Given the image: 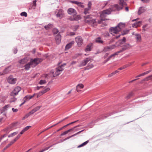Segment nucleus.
<instances>
[{
  "instance_id": "obj_1",
  "label": "nucleus",
  "mask_w": 152,
  "mask_h": 152,
  "mask_svg": "<svg viewBox=\"0 0 152 152\" xmlns=\"http://www.w3.org/2000/svg\"><path fill=\"white\" fill-rule=\"evenodd\" d=\"M42 61V59L38 58H31L29 62L31 64V66L33 68L35 67Z\"/></svg>"
},
{
  "instance_id": "obj_2",
  "label": "nucleus",
  "mask_w": 152,
  "mask_h": 152,
  "mask_svg": "<svg viewBox=\"0 0 152 152\" xmlns=\"http://www.w3.org/2000/svg\"><path fill=\"white\" fill-rule=\"evenodd\" d=\"M112 11H115V10L112 8H110L107 9L106 10H103L101 14V16L104 17L105 16V15H110L111 14V12Z\"/></svg>"
},
{
  "instance_id": "obj_3",
  "label": "nucleus",
  "mask_w": 152,
  "mask_h": 152,
  "mask_svg": "<svg viewBox=\"0 0 152 152\" xmlns=\"http://www.w3.org/2000/svg\"><path fill=\"white\" fill-rule=\"evenodd\" d=\"M21 88L20 87H15L12 91L10 95L11 96H15L18 95V92L21 90Z\"/></svg>"
},
{
  "instance_id": "obj_4",
  "label": "nucleus",
  "mask_w": 152,
  "mask_h": 152,
  "mask_svg": "<svg viewBox=\"0 0 152 152\" xmlns=\"http://www.w3.org/2000/svg\"><path fill=\"white\" fill-rule=\"evenodd\" d=\"M122 47L121 49L119 51V52H120V53L131 48V46L129 43H125L123 45V46Z\"/></svg>"
},
{
  "instance_id": "obj_5",
  "label": "nucleus",
  "mask_w": 152,
  "mask_h": 152,
  "mask_svg": "<svg viewBox=\"0 0 152 152\" xmlns=\"http://www.w3.org/2000/svg\"><path fill=\"white\" fill-rule=\"evenodd\" d=\"M75 41L79 47H80L83 43V39L80 36H78L76 37Z\"/></svg>"
},
{
  "instance_id": "obj_6",
  "label": "nucleus",
  "mask_w": 152,
  "mask_h": 152,
  "mask_svg": "<svg viewBox=\"0 0 152 152\" xmlns=\"http://www.w3.org/2000/svg\"><path fill=\"white\" fill-rule=\"evenodd\" d=\"M109 31L110 32H113L114 33L117 34L120 31V29H118V27L115 26L114 27L110 28L109 29Z\"/></svg>"
},
{
  "instance_id": "obj_7",
  "label": "nucleus",
  "mask_w": 152,
  "mask_h": 152,
  "mask_svg": "<svg viewBox=\"0 0 152 152\" xmlns=\"http://www.w3.org/2000/svg\"><path fill=\"white\" fill-rule=\"evenodd\" d=\"M90 58H86L82 61L78 66L81 67L85 66L86 64L90 61Z\"/></svg>"
},
{
  "instance_id": "obj_8",
  "label": "nucleus",
  "mask_w": 152,
  "mask_h": 152,
  "mask_svg": "<svg viewBox=\"0 0 152 152\" xmlns=\"http://www.w3.org/2000/svg\"><path fill=\"white\" fill-rule=\"evenodd\" d=\"M16 80V78H13V76L12 75H10L8 77L7 79V81L9 83L14 84H15Z\"/></svg>"
},
{
  "instance_id": "obj_9",
  "label": "nucleus",
  "mask_w": 152,
  "mask_h": 152,
  "mask_svg": "<svg viewBox=\"0 0 152 152\" xmlns=\"http://www.w3.org/2000/svg\"><path fill=\"white\" fill-rule=\"evenodd\" d=\"M117 112H114L110 113H109L107 114V115H104L100 116L98 119V121L100 120H102L105 119L106 118L113 115V114L117 113Z\"/></svg>"
},
{
  "instance_id": "obj_10",
  "label": "nucleus",
  "mask_w": 152,
  "mask_h": 152,
  "mask_svg": "<svg viewBox=\"0 0 152 152\" xmlns=\"http://www.w3.org/2000/svg\"><path fill=\"white\" fill-rule=\"evenodd\" d=\"M112 8L115 10V11L116 10L119 11L123 9V6H121V5L119 4H116L113 5Z\"/></svg>"
},
{
  "instance_id": "obj_11",
  "label": "nucleus",
  "mask_w": 152,
  "mask_h": 152,
  "mask_svg": "<svg viewBox=\"0 0 152 152\" xmlns=\"http://www.w3.org/2000/svg\"><path fill=\"white\" fill-rule=\"evenodd\" d=\"M67 12L69 15H75L77 14L76 10L72 8H70L68 9Z\"/></svg>"
},
{
  "instance_id": "obj_12",
  "label": "nucleus",
  "mask_w": 152,
  "mask_h": 152,
  "mask_svg": "<svg viewBox=\"0 0 152 152\" xmlns=\"http://www.w3.org/2000/svg\"><path fill=\"white\" fill-rule=\"evenodd\" d=\"M88 22L89 24L93 27H96L97 25V23L96 21V19H91L88 20Z\"/></svg>"
},
{
  "instance_id": "obj_13",
  "label": "nucleus",
  "mask_w": 152,
  "mask_h": 152,
  "mask_svg": "<svg viewBox=\"0 0 152 152\" xmlns=\"http://www.w3.org/2000/svg\"><path fill=\"white\" fill-rule=\"evenodd\" d=\"M93 44L92 43L89 44L87 45L85 49V51L86 52L91 51L93 48Z\"/></svg>"
},
{
  "instance_id": "obj_14",
  "label": "nucleus",
  "mask_w": 152,
  "mask_h": 152,
  "mask_svg": "<svg viewBox=\"0 0 152 152\" xmlns=\"http://www.w3.org/2000/svg\"><path fill=\"white\" fill-rule=\"evenodd\" d=\"M63 10L61 9L59 10L58 12L56 14V16L57 17L59 18H61L63 16Z\"/></svg>"
},
{
  "instance_id": "obj_15",
  "label": "nucleus",
  "mask_w": 152,
  "mask_h": 152,
  "mask_svg": "<svg viewBox=\"0 0 152 152\" xmlns=\"http://www.w3.org/2000/svg\"><path fill=\"white\" fill-rule=\"evenodd\" d=\"M50 90V88H46L45 89L43 90L40 92H39L38 94H37V98H38L39 96H40L42 95L43 94H45L46 93L47 91H48Z\"/></svg>"
},
{
  "instance_id": "obj_16",
  "label": "nucleus",
  "mask_w": 152,
  "mask_h": 152,
  "mask_svg": "<svg viewBox=\"0 0 152 152\" xmlns=\"http://www.w3.org/2000/svg\"><path fill=\"white\" fill-rule=\"evenodd\" d=\"M10 107V104H7L5 105L0 110V113L2 114L3 113L5 112V111L7 110V108L8 107Z\"/></svg>"
},
{
  "instance_id": "obj_17",
  "label": "nucleus",
  "mask_w": 152,
  "mask_h": 152,
  "mask_svg": "<svg viewBox=\"0 0 152 152\" xmlns=\"http://www.w3.org/2000/svg\"><path fill=\"white\" fill-rule=\"evenodd\" d=\"M145 10L146 9L143 7H140L138 11V15H140L141 14L145 12Z\"/></svg>"
},
{
  "instance_id": "obj_18",
  "label": "nucleus",
  "mask_w": 152,
  "mask_h": 152,
  "mask_svg": "<svg viewBox=\"0 0 152 152\" xmlns=\"http://www.w3.org/2000/svg\"><path fill=\"white\" fill-rule=\"evenodd\" d=\"M95 42L96 43L99 44H103L104 43L101 37H100L96 38L95 39Z\"/></svg>"
},
{
  "instance_id": "obj_19",
  "label": "nucleus",
  "mask_w": 152,
  "mask_h": 152,
  "mask_svg": "<svg viewBox=\"0 0 152 152\" xmlns=\"http://www.w3.org/2000/svg\"><path fill=\"white\" fill-rule=\"evenodd\" d=\"M66 65V64L64 63L59 66L58 67L57 69V71L58 72H61L64 69V67Z\"/></svg>"
},
{
  "instance_id": "obj_20",
  "label": "nucleus",
  "mask_w": 152,
  "mask_h": 152,
  "mask_svg": "<svg viewBox=\"0 0 152 152\" xmlns=\"http://www.w3.org/2000/svg\"><path fill=\"white\" fill-rule=\"evenodd\" d=\"M74 44V42H72L68 44H67L65 47V49L66 50H69L70 48H71L72 45Z\"/></svg>"
},
{
  "instance_id": "obj_21",
  "label": "nucleus",
  "mask_w": 152,
  "mask_h": 152,
  "mask_svg": "<svg viewBox=\"0 0 152 152\" xmlns=\"http://www.w3.org/2000/svg\"><path fill=\"white\" fill-rule=\"evenodd\" d=\"M115 47V45H112L110 46H107L104 48V49L106 51H108V50H111L114 49Z\"/></svg>"
},
{
  "instance_id": "obj_22",
  "label": "nucleus",
  "mask_w": 152,
  "mask_h": 152,
  "mask_svg": "<svg viewBox=\"0 0 152 152\" xmlns=\"http://www.w3.org/2000/svg\"><path fill=\"white\" fill-rule=\"evenodd\" d=\"M141 23L142 22L141 21L137 22L132 24V26L133 27H135L140 26L141 25Z\"/></svg>"
},
{
  "instance_id": "obj_23",
  "label": "nucleus",
  "mask_w": 152,
  "mask_h": 152,
  "mask_svg": "<svg viewBox=\"0 0 152 152\" xmlns=\"http://www.w3.org/2000/svg\"><path fill=\"white\" fill-rule=\"evenodd\" d=\"M116 26L118 27V29H120L121 31L123 28L125 26V25L122 23H120Z\"/></svg>"
},
{
  "instance_id": "obj_24",
  "label": "nucleus",
  "mask_w": 152,
  "mask_h": 152,
  "mask_svg": "<svg viewBox=\"0 0 152 152\" xmlns=\"http://www.w3.org/2000/svg\"><path fill=\"white\" fill-rule=\"evenodd\" d=\"M31 64H30V63L29 62L24 65V69L28 71L31 68Z\"/></svg>"
},
{
  "instance_id": "obj_25",
  "label": "nucleus",
  "mask_w": 152,
  "mask_h": 152,
  "mask_svg": "<svg viewBox=\"0 0 152 152\" xmlns=\"http://www.w3.org/2000/svg\"><path fill=\"white\" fill-rule=\"evenodd\" d=\"M53 25L52 24L49 23L48 25L45 26L44 28L46 30L50 29L53 28Z\"/></svg>"
},
{
  "instance_id": "obj_26",
  "label": "nucleus",
  "mask_w": 152,
  "mask_h": 152,
  "mask_svg": "<svg viewBox=\"0 0 152 152\" xmlns=\"http://www.w3.org/2000/svg\"><path fill=\"white\" fill-rule=\"evenodd\" d=\"M119 5H121V6H123V8L124 6L127 5L126 3L124 1V0H119Z\"/></svg>"
},
{
  "instance_id": "obj_27",
  "label": "nucleus",
  "mask_w": 152,
  "mask_h": 152,
  "mask_svg": "<svg viewBox=\"0 0 152 152\" xmlns=\"http://www.w3.org/2000/svg\"><path fill=\"white\" fill-rule=\"evenodd\" d=\"M136 38L137 39V41H140L141 40V37L140 34H135Z\"/></svg>"
},
{
  "instance_id": "obj_28",
  "label": "nucleus",
  "mask_w": 152,
  "mask_h": 152,
  "mask_svg": "<svg viewBox=\"0 0 152 152\" xmlns=\"http://www.w3.org/2000/svg\"><path fill=\"white\" fill-rule=\"evenodd\" d=\"M88 142H89V141L87 140V141H86V142H83V143H82V144H80V145H79L77 147L78 148H80L82 147H83V146L85 145L86 144H87Z\"/></svg>"
},
{
  "instance_id": "obj_29",
  "label": "nucleus",
  "mask_w": 152,
  "mask_h": 152,
  "mask_svg": "<svg viewBox=\"0 0 152 152\" xmlns=\"http://www.w3.org/2000/svg\"><path fill=\"white\" fill-rule=\"evenodd\" d=\"M94 67V65L92 64H89L86 67L85 69L88 70Z\"/></svg>"
},
{
  "instance_id": "obj_30",
  "label": "nucleus",
  "mask_w": 152,
  "mask_h": 152,
  "mask_svg": "<svg viewBox=\"0 0 152 152\" xmlns=\"http://www.w3.org/2000/svg\"><path fill=\"white\" fill-rule=\"evenodd\" d=\"M120 52H119V51H117L115 53H114L111 55L110 56L108 57L110 58V59L112 58V57L114 56H115L118 55V54Z\"/></svg>"
},
{
  "instance_id": "obj_31",
  "label": "nucleus",
  "mask_w": 152,
  "mask_h": 152,
  "mask_svg": "<svg viewBox=\"0 0 152 152\" xmlns=\"http://www.w3.org/2000/svg\"><path fill=\"white\" fill-rule=\"evenodd\" d=\"M31 96V95H28L26 96L23 99V100L26 99V100L27 99L29 100L31 99L32 98H30Z\"/></svg>"
},
{
  "instance_id": "obj_32",
  "label": "nucleus",
  "mask_w": 152,
  "mask_h": 152,
  "mask_svg": "<svg viewBox=\"0 0 152 152\" xmlns=\"http://www.w3.org/2000/svg\"><path fill=\"white\" fill-rule=\"evenodd\" d=\"M132 64H130L129 65V64H128V65H124V66H123V67H120L118 69L119 70H122L123 69H125V68H126V67H127L130 66V65H131Z\"/></svg>"
},
{
  "instance_id": "obj_33",
  "label": "nucleus",
  "mask_w": 152,
  "mask_h": 152,
  "mask_svg": "<svg viewBox=\"0 0 152 152\" xmlns=\"http://www.w3.org/2000/svg\"><path fill=\"white\" fill-rule=\"evenodd\" d=\"M26 58H24L19 61V63L20 64H24L26 63Z\"/></svg>"
},
{
  "instance_id": "obj_34",
  "label": "nucleus",
  "mask_w": 152,
  "mask_h": 152,
  "mask_svg": "<svg viewBox=\"0 0 152 152\" xmlns=\"http://www.w3.org/2000/svg\"><path fill=\"white\" fill-rule=\"evenodd\" d=\"M18 133V132H14L13 133H12L10 134H9L8 136V137H12L16 135V134H17Z\"/></svg>"
},
{
  "instance_id": "obj_35",
  "label": "nucleus",
  "mask_w": 152,
  "mask_h": 152,
  "mask_svg": "<svg viewBox=\"0 0 152 152\" xmlns=\"http://www.w3.org/2000/svg\"><path fill=\"white\" fill-rule=\"evenodd\" d=\"M133 93L132 92H131L129 93V94L127 96L126 98L127 99H128L131 98L132 96L133 95Z\"/></svg>"
},
{
  "instance_id": "obj_36",
  "label": "nucleus",
  "mask_w": 152,
  "mask_h": 152,
  "mask_svg": "<svg viewBox=\"0 0 152 152\" xmlns=\"http://www.w3.org/2000/svg\"><path fill=\"white\" fill-rule=\"evenodd\" d=\"M118 42L119 43V45H117L118 46H120L121 47H122L123 46V45L125 44L124 42L120 39L119 40Z\"/></svg>"
},
{
  "instance_id": "obj_37",
  "label": "nucleus",
  "mask_w": 152,
  "mask_h": 152,
  "mask_svg": "<svg viewBox=\"0 0 152 152\" xmlns=\"http://www.w3.org/2000/svg\"><path fill=\"white\" fill-rule=\"evenodd\" d=\"M89 7H87L85 8L84 9V13L85 14H86L88 13V11L90 9Z\"/></svg>"
},
{
  "instance_id": "obj_38",
  "label": "nucleus",
  "mask_w": 152,
  "mask_h": 152,
  "mask_svg": "<svg viewBox=\"0 0 152 152\" xmlns=\"http://www.w3.org/2000/svg\"><path fill=\"white\" fill-rule=\"evenodd\" d=\"M83 87H84V86L83 84H78L77 86V89H78V88L82 89L83 88Z\"/></svg>"
},
{
  "instance_id": "obj_39",
  "label": "nucleus",
  "mask_w": 152,
  "mask_h": 152,
  "mask_svg": "<svg viewBox=\"0 0 152 152\" xmlns=\"http://www.w3.org/2000/svg\"><path fill=\"white\" fill-rule=\"evenodd\" d=\"M110 33L113 35V36H114L113 38L115 39H117L119 37H120L121 35V34H118L117 36H115V35L113 34L112 33Z\"/></svg>"
},
{
  "instance_id": "obj_40",
  "label": "nucleus",
  "mask_w": 152,
  "mask_h": 152,
  "mask_svg": "<svg viewBox=\"0 0 152 152\" xmlns=\"http://www.w3.org/2000/svg\"><path fill=\"white\" fill-rule=\"evenodd\" d=\"M75 20L77 21L81 19L80 16L79 15H77L76 16L74 17Z\"/></svg>"
},
{
  "instance_id": "obj_41",
  "label": "nucleus",
  "mask_w": 152,
  "mask_h": 152,
  "mask_svg": "<svg viewBox=\"0 0 152 152\" xmlns=\"http://www.w3.org/2000/svg\"><path fill=\"white\" fill-rule=\"evenodd\" d=\"M129 31V30H124L123 31L122 33L121 34L122 35H124L125 34H127L128 33Z\"/></svg>"
},
{
  "instance_id": "obj_42",
  "label": "nucleus",
  "mask_w": 152,
  "mask_h": 152,
  "mask_svg": "<svg viewBox=\"0 0 152 152\" xmlns=\"http://www.w3.org/2000/svg\"><path fill=\"white\" fill-rule=\"evenodd\" d=\"M55 39H61V35L59 34L57 35L55 37Z\"/></svg>"
},
{
  "instance_id": "obj_43",
  "label": "nucleus",
  "mask_w": 152,
  "mask_h": 152,
  "mask_svg": "<svg viewBox=\"0 0 152 152\" xmlns=\"http://www.w3.org/2000/svg\"><path fill=\"white\" fill-rule=\"evenodd\" d=\"M9 72L8 68H5L3 71L2 75L5 74Z\"/></svg>"
},
{
  "instance_id": "obj_44",
  "label": "nucleus",
  "mask_w": 152,
  "mask_h": 152,
  "mask_svg": "<svg viewBox=\"0 0 152 152\" xmlns=\"http://www.w3.org/2000/svg\"><path fill=\"white\" fill-rule=\"evenodd\" d=\"M59 31L56 28L53 29V32L54 34H56Z\"/></svg>"
},
{
  "instance_id": "obj_45",
  "label": "nucleus",
  "mask_w": 152,
  "mask_h": 152,
  "mask_svg": "<svg viewBox=\"0 0 152 152\" xmlns=\"http://www.w3.org/2000/svg\"><path fill=\"white\" fill-rule=\"evenodd\" d=\"M20 15L22 16H24L25 17H27V13L26 12H22L20 13Z\"/></svg>"
},
{
  "instance_id": "obj_46",
  "label": "nucleus",
  "mask_w": 152,
  "mask_h": 152,
  "mask_svg": "<svg viewBox=\"0 0 152 152\" xmlns=\"http://www.w3.org/2000/svg\"><path fill=\"white\" fill-rule=\"evenodd\" d=\"M46 81L45 80H41L39 82V84L40 85H42L44 84H45L46 83Z\"/></svg>"
},
{
  "instance_id": "obj_47",
  "label": "nucleus",
  "mask_w": 152,
  "mask_h": 152,
  "mask_svg": "<svg viewBox=\"0 0 152 152\" xmlns=\"http://www.w3.org/2000/svg\"><path fill=\"white\" fill-rule=\"evenodd\" d=\"M42 106H38L34 108V109L36 112Z\"/></svg>"
},
{
  "instance_id": "obj_48",
  "label": "nucleus",
  "mask_w": 152,
  "mask_h": 152,
  "mask_svg": "<svg viewBox=\"0 0 152 152\" xmlns=\"http://www.w3.org/2000/svg\"><path fill=\"white\" fill-rule=\"evenodd\" d=\"M70 2L72 4L77 5L79 4V2L75 1H70Z\"/></svg>"
},
{
  "instance_id": "obj_49",
  "label": "nucleus",
  "mask_w": 152,
  "mask_h": 152,
  "mask_svg": "<svg viewBox=\"0 0 152 152\" xmlns=\"http://www.w3.org/2000/svg\"><path fill=\"white\" fill-rule=\"evenodd\" d=\"M35 112L34 109H33L29 113L28 115H26V117H27L29 115L34 114Z\"/></svg>"
},
{
  "instance_id": "obj_50",
  "label": "nucleus",
  "mask_w": 152,
  "mask_h": 152,
  "mask_svg": "<svg viewBox=\"0 0 152 152\" xmlns=\"http://www.w3.org/2000/svg\"><path fill=\"white\" fill-rule=\"evenodd\" d=\"M77 5L82 8H84V6L83 5V3L81 2H79V4H77Z\"/></svg>"
},
{
  "instance_id": "obj_51",
  "label": "nucleus",
  "mask_w": 152,
  "mask_h": 152,
  "mask_svg": "<svg viewBox=\"0 0 152 152\" xmlns=\"http://www.w3.org/2000/svg\"><path fill=\"white\" fill-rule=\"evenodd\" d=\"M152 77V75L149 76L148 77H146V78H145L144 79V80H147V81L148 80H150L151 78V77Z\"/></svg>"
},
{
  "instance_id": "obj_52",
  "label": "nucleus",
  "mask_w": 152,
  "mask_h": 152,
  "mask_svg": "<svg viewBox=\"0 0 152 152\" xmlns=\"http://www.w3.org/2000/svg\"><path fill=\"white\" fill-rule=\"evenodd\" d=\"M31 127V126H27L25 127L23 129L24 130L25 132L28 130L30 127Z\"/></svg>"
},
{
  "instance_id": "obj_53",
  "label": "nucleus",
  "mask_w": 152,
  "mask_h": 152,
  "mask_svg": "<svg viewBox=\"0 0 152 152\" xmlns=\"http://www.w3.org/2000/svg\"><path fill=\"white\" fill-rule=\"evenodd\" d=\"M104 35L105 37H107L110 36V34L108 32H106L104 33Z\"/></svg>"
},
{
  "instance_id": "obj_54",
  "label": "nucleus",
  "mask_w": 152,
  "mask_h": 152,
  "mask_svg": "<svg viewBox=\"0 0 152 152\" xmlns=\"http://www.w3.org/2000/svg\"><path fill=\"white\" fill-rule=\"evenodd\" d=\"M50 148V147H47L45 148V149H44L42 150L41 151H39V152H44V151H45L46 150H48L49 149V148Z\"/></svg>"
},
{
  "instance_id": "obj_55",
  "label": "nucleus",
  "mask_w": 152,
  "mask_h": 152,
  "mask_svg": "<svg viewBox=\"0 0 152 152\" xmlns=\"http://www.w3.org/2000/svg\"><path fill=\"white\" fill-rule=\"evenodd\" d=\"M78 121H79L78 120H77L76 121H75L72 122H71L70 123H69V124L66 125V126L67 127L68 126H69V125H71V124H73V123H75L76 122H77Z\"/></svg>"
},
{
  "instance_id": "obj_56",
  "label": "nucleus",
  "mask_w": 152,
  "mask_h": 152,
  "mask_svg": "<svg viewBox=\"0 0 152 152\" xmlns=\"http://www.w3.org/2000/svg\"><path fill=\"white\" fill-rule=\"evenodd\" d=\"M68 132H67V131H65L63 133H61V134H60V136H63L64 135H65L66 134H67L68 133Z\"/></svg>"
},
{
  "instance_id": "obj_57",
  "label": "nucleus",
  "mask_w": 152,
  "mask_h": 152,
  "mask_svg": "<svg viewBox=\"0 0 152 152\" xmlns=\"http://www.w3.org/2000/svg\"><path fill=\"white\" fill-rule=\"evenodd\" d=\"M145 75V73L144 72V73L141 74H140L139 75L137 76L136 77V78L138 77H140L141 76H143Z\"/></svg>"
},
{
  "instance_id": "obj_58",
  "label": "nucleus",
  "mask_w": 152,
  "mask_h": 152,
  "mask_svg": "<svg viewBox=\"0 0 152 152\" xmlns=\"http://www.w3.org/2000/svg\"><path fill=\"white\" fill-rule=\"evenodd\" d=\"M37 0H35L33 2V6L34 7H36V2Z\"/></svg>"
},
{
  "instance_id": "obj_59",
  "label": "nucleus",
  "mask_w": 152,
  "mask_h": 152,
  "mask_svg": "<svg viewBox=\"0 0 152 152\" xmlns=\"http://www.w3.org/2000/svg\"><path fill=\"white\" fill-rule=\"evenodd\" d=\"M144 3H148L149 2L150 0H141Z\"/></svg>"
},
{
  "instance_id": "obj_60",
  "label": "nucleus",
  "mask_w": 152,
  "mask_h": 152,
  "mask_svg": "<svg viewBox=\"0 0 152 152\" xmlns=\"http://www.w3.org/2000/svg\"><path fill=\"white\" fill-rule=\"evenodd\" d=\"M91 5H92V4H91V1H89L88 3V7H89L91 9Z\"/></svg>"
},
{
  "instance_id": "obj_61",
  "label": "nucleus",
  "mask_w": 152,
  "mask_h": 152,
  "mask_svg": "<svg viewBox=\"0 0 152 152\" xmlns=\"http://www.w3.org/2000/svg\"><path fill=\"white\" fill-rule=\"evenodd\" d=\"M66 127V125L64 126H63L62 127H61V128H60V129H58L57 130V132H59V131H60L62 130V129H63L64 128H65Z\"/></svg>"
},
{
  "instance_id": "obj_62",
  "label": "nucleus",
  "mask_w": 152,
  "mask_h": 152,
  "mask_svg": "<svg viewBox=\"0 0 152 152\" xmlns=\"http://www.w3.org/2000/svg\"><path fill=\"white\" fill-rule=\"evenodd\" d=\"M55 40L56 41V43L58 45L61 42V39H59V40L55 39Z\"/></svg>"
},
{
  "instance_id": "obj_63",
  "label": "nucleus",
  "mask_w": 152,
  "mask_h": 152,
  "mask_svg": "<svg viewBox=\"0 0 152 152\" xmlns=\"http://www.w3.org/2000/svg\"><path fill=\"white\" fill-rule=\"evenodd\" d=\"M114 40L115 39L114 38H113L109 42V44H111L112 42H113L114 41Z\"/></svg>"
},
{
  "instance_id": "obj_64",
  "label": "nucleus",
  "mask_w": 152,
  "mask_h": 152,
  "mask_svg": "<svg viewBox=\"0 0 152 152\" xmlns=\"http://www.w3.org/2000/svg\"><path fill=\"white\" fill-rule=\"evenodd\" d=\"M15 142V140H12L10 142V143L9 144V145H10V146L11 145H12Z\"/></svg>"
}]
</instances>
